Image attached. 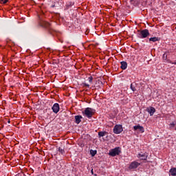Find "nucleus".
<instances>
[{
    "label": "nucleus",
    "instance_id": "f257e3e1",
    "mask_svg": "<svg viewBox=\"0 0 176 176\" xmlns=\"http://www.w3.org/2000/svg\"><path fill=\"white\" fill-rule=\"evenodd\" d=\"M137 35L140 39H145V38H148L150 35L149 30L145 29L142 31H139Z\"/></svg>",
    "mask_w": 176,
    "mask_h": 176
},
{
    "label": "nucleus",
    "instance_id": "f03ea898",
    "mask_svg": "<svg viewBox=\"0 0 176 176\" xmlns=\"http://www.w3.org/2000/svg\"><path fill=\"white\" fill-rule=\"evenodd\" d=\"M120 153H122V150L120 149V147H116L109 151V156L115 157L120 155Z\"/></svg>",
    "mask_w": 176,
    "mask_h": 176
},
{
    "label": "nucleus",
    "instance_id": "7ed1b4c3",
    "mask_svg": "<svg viewBox=\"0 0 176 176\" xmlns=\"http://www.w3.org/2000/svg\"><path fill=\"white\" fill-rule=\"evenodd\" d=\"M82 113L85 115L88 119H90L93 116L94 111H93V109L87 107L85 109V111L82 112Z\"/></svg>",
    "mask_w": 176,
    "mask_h": 176
},
{
    "label": "nucleus",
    "instance_id": "20e7f679",
    "mask_svg": "<svg viewBox=\"0 0 176 176\" xmlns=\"http://www.w3.org/2000/svg\"><path fill=\"white\" fill-rule=\"evenodd\" d=\"M123 131V126L120 124H116L113 128L114 134H120Z\"/></svg>",
    "mask_w": 176,
    "mask_h": 176
},
{
    "label": "nucleus",
    "instance_id": "39448f33",
    "mask_svg": "<svg viewBox=\"0 0 176 176\" xmlns=\"http://www.w3.org/2000/svg\"><path fill=\"white\" fill-rule=\"evenodd\" d=\"M140 163H138V162H133L130 164L129 166V170H134L135 168H137L139 166H140Z\"/></svg>",
    "mask_w": 176,
    "mask_h": 176
},
{
    "label": "nucleus",
    "instance_id": "423d86ee",
    "mask_svg": "<svg viewBox=\"0 0 176 176\" xmlns=\"http://www.w3.org/2000/svg\"><path fill=\"white\" fill-rule=\"evenodd\" d=\"M52 109L54 113H58V111H60V105L58 103H54L52 107Z\"/></svg>",
    "mask_w": 176,
    "mask_h": 176
},
{
    "label": "nucleus",
    "instance_id": "0eeeda50",
    "mask_svg": "<svg viewBox=\"0 0 176 176\" xmlns=\"http://www.w3.org/2000/svg\"><path fill=\"white\" fill-rule=\"evenodd\" d=\"M133 129L135 130V131H136V130H139V131L140 133H144L145 131V129H144V126H142L140 124L134 126Z\"/></svg>",
    "mask_w": 176,
    "mask_h": 176
},
{
    "label": "nucleus",
    "instance_id": "6e6552de",
    "mask_svg": "<svg viewBox=\"0 0 176 176\" xmlns=\"http://www.w3.org/2000/svg\"><path fill=\"white\" fill-rule=\"evenodd\" d=\"M146 111H147V112L149 113L150 116H153V114L155 113V112H156V109L152 107L147 108Z\"/></svg>",
    "mask_w": 176,
    "mask_h": 176
},
{
    "label": "nucleus",
    "instance_id": "1a4fd4ad",
    "mask_svg": "<svg viewBox=\"0 0 176 176\" xmlns=\"http://www.w3.org/2000/svg\"><path fill=\"white\" fill-rule=\"evenodd\" d=\"M138 157L142 160H146L148 158V155H146V153H140L138 155Z\"/></svg>",
    "mask_w": 176,
    "mask_h": 176
},
{
    "label": "nucleus",
    "instance_id": "9d476101",
    "mask_svg": "<svg viewBox=\"0 0 176 176\" xmlns=\"http://www.w3.org/2000/svg\"><path fill=\"white\" fill-rule=\"evenodd\" d=\"M75 122L77 124H79V123H80V122H82V116H76L75 117Z\"/></svg>",
    "mask_w": 176,
    "mask_h": 176
},
{
    "label": "nucleus",
    "instance_id": "9b49d317",
    "mask_svg": "<svg viewBox=\"0 0 176 176\" xmlns=\"http://www.w3.org/2000/svg\"><path fill=\"white\" fill-rule=\"evenodd\" d=\"M120 64L122 69H126L127 68V63L126 61H122Z\"/></svg>",
    "mask_w": 176,
    "mask_h": 176
},
{
    "label": "nucleus",
    "instance_id": "f8f14e48",
    "mask_svg": "<svg viewBox=\"0 0 176 176\" xmlns=\"http://www.w3.org/2000/svg\"><path fill=\"white\" fill-rule=\"evenodd\" d=\"M170 175L175 176L176 175V168H171L169 171Z\"/></svg>",
    "mask_w": 176,
    "mask_h": 176
},
{
    "label": "nucleus",
    "instance_id": "ddd939ff",
    "mask_svg": "<svg viewBox=\"0 0 176 176\" xmlns=\"http://www.w3.org/2000/svg\"><path fill=\"white\" fill-rule=\"evenodd\" d=\"M42 26L45 27V28H49V27H50V23H49V22L44 21L42 23Z\"/></svg>",
    "mask_w": 176,
    "mask_h": 176
},
{
    "label": "nucleus",
    "instance_id": "4468645a",
    "mask_svg": "<svg viewBox=\"0 0 176 176\" xmlns=\"http://www.w3.org/2000/svg\"><path fill=\"white\" fill-rule=\"evenodd\" d=\"M150 42H157L159 37H151L149 38Z\"/></svg>",
    "mask_w": 176,
    "mask_h": 176
},
{
    "label": "nucleus",
    "instance_id": "2eb2a0df",
    "mask_svg": "<svg viewBox=\"0 0 176 176\" xmlns=\"http://www.w3.org/2000/svg\"><path fill=\"white\" fill-rule=\"evenodd\" d=\"M90 155H91V156H92V157L96 156V155H97V151L91 149V150H90Z\"/></svg>",
    "mask_w": 176,
    "mask_h": 176
},
{
    "label": "nucleus",
    "instance_id": "dca6fc26",
    "mask_svg": "<svg viewBox=\"0 0 176 176\" xmlns=\"http://www.w3.org/2000/svg\"><path fill=\"white\" fill-rule=\"evenodd\" d=\"M105 134H107V132H105V131L98 132V135H99L100 138H101V137H105Z\"/></svg>",
    "mask_w": 176,
    "mask_h": 176
},
{
    "label": "nucleus",
    "instance_id": "f3484780",
    "mask_svg": "<svg viewBox=\"0 0 176 176\" xmlns=\"http://www.w3.org/2000/svg\"><path fill=\"white\" fill-rule=\"evenodd\" d=\"M131 89L132 91H137V89L135 88V85L134 84H131Z\"/></svg>",
    "mask_w": 176,
    "mask_h": 176
},
{
    "label": "nucleus",
    "instance_id": "a211bd4d",
    "mask_svg": "<svg viewBox=\"0 0 176 176\" xmlns=\"http://www.w3.org/2000/svg\"><path fill=\"white\" fill-rule=\"evenodd\" d=\"M58 151L60 152V153L61 155H64V153H65V151H64V148H61V147H59L58 148Z\"/></svg>",
    "mask_w": 176,
    "mask_h": 176
},
{
    "label": "nucleus",
    "instance_id": "6ab92c4d",
    "mask_svg": "<svg viewBox=\"0 0 176 176\" xmlns=\"http://www.w3.org/2000/svg\"><path fill=\"white\" fill-rule=\"evenodd\" d=\"M88 80H89V83H91V82H93V77H91V76L89 77Z\"/></svg>",
    "mask_w": 176,
    "mask_h": 176
},
{
    "label": "nucleus",
    "instance_id": "aec40b11",
    "mask_svg": "<svg viewBox=\"0 0 176 176\" xmlns=\"http://www.w3.org/2000/svg\"><path fill=\"white\" fill-rule=\"evenodd\" d=\"M162 57H163L164 60H167V54H164Z\"/></svg>",
    "mask_w": 176,
    "mask_h": 176
},
{
    "label": "nucleus",
    "instance_id": "412c9836",
    "mask_svg": "<svg viewBox=\"0 0 176 176\" xmlns=\"http://www.w3.org/2000/svg\"><path fill=\"white\" fill-rule=\"evenodd\" d=\"M8 2V0H1V3H6Z\"/></svg>",
    "mask_w": 176,
    "mask_h": 176
},
{
    "label": "nucleus",
    "instance_id": "4be33fe9",
    "mask_svg": "<svg viewBox=\"0 0 176 176\" xmlns=\"http://www.w3.org/2000/svg\"><path fill=\"white\" fill-rule=\"evenodd\" d=\"M170 126L171 127H174V126H175V122L170 123Z\"/></svg>",
    "mask_w": 176,
    "mask_h": 176
},
{
    "label": "nucleus",
    "instance_id": "5701e85b",
    "mask_svg": "<svg viewBox=\"0 0 176 176\" xmlns=\"http://www.w3.org/2000/svg\"><path fill=\"white\" fill-rule=\"evenodd\" d=\"M84 85H85L87 87H90V85L89 84L85 83Z\"/></svg>",
    "mask_w": 176,
    "mask_h": 176
},
{
    "label": "nucleus",
    "instance_id": "b1692460",
    "mask_svg": "<svg viewBox=\"0 0 176 176\" xmlns=\"http://www.w3.org/2000/svg\"><path fill=\"white\" fill-rule=\"evenodd\" d=\"M173 64H176V62L173 63Z\"/></svg>",
    "mask_w": 176,
    "mask_h": 176
},
{
    "label": "nucleus",
    "instance_id": "393cba45",
    "mask_svg": "<svg viewBox=\"0 0 176 176\" xmlns=\"http://www.w3.org/2000/svg\"><path fill=\"white\" fill-rule=\"evenodd\" d=\"M131 1H133V0H131Z\"/></svg>",
    "mask_w": 176,
    "mask_h": 176
},
{
    "label": "nucleus",
    "instance_id": "a878e982",
    "mask_svg": "<svg viewBox=\"0 0 176 176\" xmlns=\"http://www.w3.org/2000/svg\"><path fill=\"white\" fill-rule=\"evenodd\" d=\"M175 130H176V128H175Z\"/></svg>",
    "mask_w": 176,
    "mask_h": 176
}]
</instances>
